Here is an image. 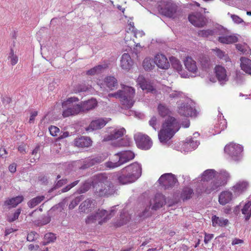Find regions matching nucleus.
Segmentation results:
<instances>
[{
    "instance_id": "1",
    "label": "nucleus",
    "mask_w": 251,
    "mask_h": 251,
    "mask_svg": "<svg viewBox=\"0 0 251 251\" xmlns=\"http://www.w3.org/2000/svg\"><path fill=\"white\" fill-rule=\"evenodd\" d=\"M201 178V180L204 182L201 192L209 194L218 191L220 187L225 185L229 178V175L225 171L218 173L213 169H208L202 173Z\"/></svg>"
},
{
    "instance_id": "2",
    "label": "nucleus",
    "mask_w": 251,
    "mask_h": 251,
    "mask_svg": "<svg viewBox=\"0 0 251 251\" xmlns=\"http://www.w3.org/2000/svg\"><path fill=\"white\" fill-rule=\"evenodd\" d=\"M92 184L94 193L96 196H108L115 192L113 184L105 174L94 176L92 178Z\"/></svg>"
},
{
    "instance_id": "3",
    "label": "nucleus",
    "mask_w": 251,
    "mask_h": 251,
    "mask_svg": "<svg viewBox=\"0 0 251 251\" xmlns=\"http://www.w3.org/2000/svg\"><path fill=\"white\" fill-rule=\"evenodd\" d=\"M180 128L176 120L172 116L167 117L162 125L158 132V138L163 144L166 143L171 139Z\"/></svg>"
},
{
    "instance_id": "4",
    "label": "nucleus",
    "mask_w": 251,
    "mask_h": 251,
    "mask_svg": "<svg viewBox=\"0 0 251 251\" xmlns=\"http://www.w3.org/2000/svg\"><path fill=\"white\" fill-rule=\"evenodd\" d=\"M141 166L135 162L121 170L118 176V180L122 184L132 183L141 176Z\"/></svg>"
},
{
    "instance_id": "5",
    "label": "nucleus",
    "mask_w": 251,
    "mask_h": 251,
    "mask_svg": "<svg viewBox=\"0 0 251 251\" xmlns=\"http://www.w3.org/2000/svg\"><path fill=\"white\" fill-rule=\"evenodd\" d=\"M120 92H121L119 97L121 104L126 108H131L135 102V89L132 87L123 85L122 89L120 90Z\"/></svg>"
},
{
    "instance_id": "6",
    "label": "nucleus",
    "mask_w": 251,
    "mask_h": 251,
    "mask_svg": "<svg viewBox=\"0 0 251 251\" xmlns=\"http://www.w3.org/2000/svg\"><path fill=\"white\" fill-rule=\"evenodd\" d=\"M158 9L163 15L169 18H175L180 14L177 5L172 0H161Z\"/></svg>"
},
{
    "instance_id": "7",
    "label": "nucleus",
    "mask_w": 251,
    "mask_h": 251,
    "mask_svg": "<svg viewBox=\"0 0 251 251\" xmlns=\"http://www.w3.org/2000/svg\"><path fill=\"white\" fill-rule=\"evenodd\" d=\"M115 211V207H112L109 214L108 213V211L105 210L99 209L96 213H93L87 217L86 219V223L91 224L98 222L99 224L102 225L112 217V213Z\"/></svg>"
},
{
    "instance_id": "8",
    "label": "nucleus",
    "mask_w": 251,
    "mask_h": 251,
    "mask_svg": "<svg viewBox=\"0 0 251 251\" xmlns=\"http://www.w3.org/2000/svg\"><path fill=\"white\" fill-rule=\"evenodd\" d=\"M243 150V148L241 145L233 143L226 145L225 147V151L234 160L239 159Z\"/></svg>"
},
{
    "instance_id": "9",
    "label": "nucleus",
    "mask_w": 251,
    "mask_h": 251,
    "mask_svg": "<svg viewBox=\"0 0 251 251\" xmlns=\"http://www.w3.org/2000/svg\"><path fill=\"white\" fill-rule=\"evenodd\" d=\"M177 179L172 173H166L162 175L158 179L161 186L165 189L173 187L176 183Z\"/></svg>"
},
{
    "instance_id": "10",
    "label": "nucleus",
    "mask_w": 251,
    "mask_h": 251,
    "mask_svg": "<svg viewBox=\"0 0 251 251\" xmlns=\"http://www.w3.org/2000/svg\"><path fill=\"white\" fill-rule=\"evenodd\" d=\"M134 139L137 146L142 149L148 150L152 146V142L150 137L141 133L134 135Z\"/></svg>"
},
{
    "instance_id": "11",
    "label": "nucleus",
    "mask_w": 251,
    "mask_h": 251,
    "mask_svg": "<svg viewBox=\"0 0 251 251\" xmlns=\"http://www.w3.org/2000/svg\"><path fill=\"white\" fill-rule=\"evenodd\" d=\"M178 113L184 116H195L196 110L193 107L192 102L183 103L178 108Z\"/></svg>"
},
{
    "instance_id": "12",
    "label": "nucleus",
    "mask_w": 251,
    "mask_h": 251,
    "mask_svg": "<svg viewBox=\"0 0 251 251\" xmlns=\"http://www.w3.org/2000/svg\"><path fill=\"white\" fill-rule=\"evenodd\" d=\"M225 32L221 34H218L219 36L218 40L222 44H229L236 43L238 40V37L234 34H228V31L223 27Z\"/></svg>"
},
{
    "instance_id": "13",
    "label": "nucleus",
    "mask_w": 251,
    "mask_h": 251,
    "mask_svg": "<svg viewBox=\"0 0 251 251\" xmlns=\"http://www.w3.org/2000/svg\"><path fill=\"white\" fill-rule=\"evenodd\" d=\"M189 22L197 27H202L206 24L204 17L200 13L190 14L188 17Z\"/></svg>"
},
{
    "instance_id": "14",
    "label": "nucleus",
    "mask_w": 251,
    "mask_h": 251,
    "mask_svg": "<svg viewBox=\"0 0 251 251\" xmlns=\"http://www.w3.org/2000/svg\"><path fill=\"white\" fill-rule=\"evenodd\" d=\"M224 31L223 27L220 26L213 29L201 30L198 31V33L199 36L207 38L211 36L223 34V32H225Z\"/></svg>"
},
{
    "instance_id": "15",
    "label": "nucleus",
    "mask_w": 251,
    "mask_h": 251,
    "mask_svg": "<svg viewBox=\"0 0 251 251\" xmlns=\"http://www.w3.org/2000/svg\"><path fill=\"white\" fill-rule=\"evenodd\" d=\"M79 99L76 97H71L68 98L66 101L62 103L63 108H65V107H68L70 108V111H73L75 109L77 110L78 114L82 111V106L79 104H73L74 102L78 101Z\"/></svg>"
},
{
    "instance_id": "16",
    "label": "nucleus",
    "mask_w": 251,
    "mask_h": 251,
    "mask_svg": "<svg viewBox=\"0 0 251 251\" xmlns=\"http://www.w3.org/2000/svg\"><path fill=\"white\" fill-rule=\"evenodd\" d=\"M154 63L158 68L161 69L167 70L169 69L170 66L168 59L166 56L163 54H156L154 57Z\"/></svg>"
},
{
    "instance_id": "17",
    "label": "nucleus",
    "mask_w": 251,
    "mask_h": 251,
    "mask_svg": "<svg viewBox=\"0 0 251 251\" xmlns=\"http://www.w3.org/2000/svg\"><path fill=\"white\" fill-rule=\"evenodd\" d=\"M106 118H100L92 121L89 126L86 128L87 131L98 130L104 127L108 122Z\"/></svg>"
},
{
    "instance_id": "18",
    "label": "nucleus",
    "mask_w": 251,
    "mask_h": 251,
    "mask_svg": "<svg viewBox=\"0 0 251 251\" xmlns=\"http://www.w3.org/2000/svg\"><path fill=\"white\" fill-rule=\"evenodd\" d=\"M166 203L165 196L161 194L157 193L155 195L154 199L151 201V204L152 205L151 209L156 210L163 207Z\"/></svg>"
},
{
    "instance_id": "19",
    "label": "nucleus",
    "mask_w": 251,
    "mask_h": 251,
    "mask_svg": "<svg viewBox=\"0 0 251 251\" xmlns=\"http://www.w3.org/2000/svg\"><path fill=\"white\" fill-rule=\"evenodd\" d=\"M214 70L216 77L221 84L228 80L227 72L224 67L221 65H217Z\"/></svg>"
},
{
    "instance_id": "20",
    "label": "nucleus",
    "mask_w": 251,
    "mask_h": 251,
    "mask_svg": "<svg viewBox=\"0 0 251 251\" xmlns=\"http://www.w3.org/2000/svg\"><path fill=\"white\" fill-rule=\"evenodd\" d=\"M95 201L88 199L82 202L79 206L80 212L87 213L95 207Z\"/></svg>"
},
{
    "instance_id": "21",
    "label": "nucleus",
    "mask_w": 251,
    "mask_h": 251,
    "mask_svg": "<svg viewBox=\"0 0 251 251\" xmlns=\"http://www.w3.org/2000/svg\"><path fill=\"white\" fill-rule=\"evenodd\" d=\"M133 65V61L130 55L126 53H124L121 59L120 66L122 69L128 71L129 70Z\"/></svg>"
},
{
    "instance_id": "22",
    "label": "nucleus",
    "mask_w": 251,
    "mask_h": 251,
    "mask_svg": "<svg viewBox=\"0 0 251 251\" xmlns=\"http://www.w3.org/2000/svg\"><path fill=\"white\" fill-rule=\"evenodd\" d=\"M249 186V183L246 181H239L231 188L235 195H239L245 191Z\"/></svg>"
},
{
    "instance_id": "23",
    "label": "nucleus",
    "mask_w": 251,
    "mask_h": 251,
    "mask_svg": "<svg viewBox=\"0 0 251 251\" xmlns=\"http://www.w3.org/2000/svg\"><path fill=\"white\" fill-rule=\"evenodd\" d=\"M122 165L134 158V153L130 151H121L116 153Z\"/></svg>"
},
{
    "instance_id": "24",
    "label": "nucleus",
    "mask_w": 251,
    "mask_h": 251,
    "mask_svg": "<svg viewBox=\"0 0 251 251\" xmlns=\"http://www.w3.org/2000/svg\"><path fill=\"white\" fill-rule=\"evenodd\" d=\"M92 142V141L89 137L81 136L75 140L74 144L77 147L87 148L91 145Z\"/></svg>"
},
{
    "instance_id": "25",
    "label": "nucleus",
    "mask_w": 251,
    "mask_h": 251,
    "mask_svg": "<svg viewBox=\"0 0 251 251\" xmlns=\"http://www.w3.org/2000/svg\"><path fill=\"white\" fill-rule=\"evenodd\" d=\"M137 83L143 90H146L148 92H151L155 90L153 87L148 83L145 77L142 75H139L137 78Z\"/></svg>"
},
{
    "instance_id": "26",
    "label": "nucleus",
    "mask_w": 251,
    "mask_h": 251,
    "mask_svg": "<svg viewBox=\"0 0 251 251\" xmlns=\"http://www.w3.org/2000/svg\"><path fill=\"white\" fill-rule=\"evenodd\" d=\"M185 68L190 72L196 74L198 72V67L196 61L190 57H186L184 61Z\"/></svg>"
},
{
    "instance_id": "27",
    "label": "nucleus",
    "mask_w": 251,
    "mask_h": 251,
    "mask_svg": "<svg viewBox=\"0 0 251 251\" xmlns=\"http://www.w3.org/2000/svg\"><path fill=\"white\" fill-rule=\"evenodd\" d=\"M233 198L232 193L228 191H223L219 196V201L222 205H225L229 202Z\"/></svg>"
},
{
    "instance_id": "28",
    "label": "nucleus",
    "mask_w": 251,
    "mask_h": 251,
    "mask_svg": "<svg viewBox=\"0 0 251 251\" xmlns=\"http://www.w3.org/2000/svg\"><path fill=\"white\" fill-rule=\"evenodd\" d=\"M200 143L197 140H194V138H188L186 142L183 144V149L185 151H188L192 149L196 148Z\"/></svg>"
},
{
    "instance_id": "29",
    "label": "nucleus",
    "mask_w": 251,
    "mask_h": 251,
    "mask_svg": "<svg viewBox=\"0 0 251 251\" xmlns=\"http://www.w3.org/2000/svg\"><path fill=\"white\" fill-rule=\"evenodd\" d=\"M241 68L247 74L251 75V60L246 57H241Z\"/></svg>"
},
{
    "instance_id": "30",
    "label": "nucleus",
    "mask_w": 251,
    "mask_h": 251,
    "mask_svg": "<svg viewBox=\"0 0 251 251\" xmlns=\"http://www.w3.org/2000/svg\"><path fill=\"white\" fill-rule=\"evenodd\" d=\"M104 165L106 168L111 169L120 166L122 164L118 158V155L115 154L111 158V160L105 163Z\"/></svg>"
},
{
    "instance_id": "31",
    "label": "nucleus",
    "mask_w": 251,
    "mask_h": 251,
    "mask_svg": "<svg viewBox=\"0 0 251 251\" xmlns=\"http://www.w3.org/2000/svg\"><path fill=\"white\" fill-rule=\"evenodd\" d=\"M126 133V130L124 128H120L118 129H115L110 134V135H108L106 138V140H112L114 139H117L120 137L122 136L124 134Z\"/></svg>"
},
{
    "instance_id": "32",
    "label": "nucleus",
    "mask_w": 251,
    "mask_h": 251,
    "mask_svg": "<svg viewBox=\"0 0 251 251\" xmlns=\"http://www.w3.org/2000/svg\"><path fill=\"white\" fill-rule=\"evenodd\" d=\"M212 225L213 226H224L228 224V220L223 217H219L214 215L212 217Z\"/></svg>"
},
{
    "instance_id": "33",
    "label": "nucleus",
    "mask_w": 251,
    "mask_h": 251,
    "mask_svg": "<svg viewBox=\"0 0 251 251\" xmlns=\"http://www.w3.org/2000/svg\"><path fill=\"white\" fill-rule=\"evenodd\" d=\"M97 105V102L95 99L89 100L83 103L82 106V111H88L93 109Z\"/></svg>"
},
{
    "instance_id": "34",
    "label": "nucleus",
    "mask_w": 251,
    "mask_h": 251,
    "mask_svg": "<svg viewBox=\"0 0 251 251\" xmlns=\"http://www.w3.org/2000/svg\"><path fill=\"white\" fill-rule=\"evenodd\" d=\"M104 84L110 89L113 90L118 85L117 80L114 76H108L104 78Z\"/></svg>"
},
{
    "instance_id": "35",
    "label": "nucleus",
    "mask_w": 251,
    "mask_h": 251,
    "mask_svg": "<svg viewBox=\"0 0 251 251\" xmlns=\"http://www.w3.org/2000/svg\"><path fill=\"white\" fill-rule=\"evenodd\" d=\"M157 110L159 115L162 117L171 116L170 115L171 113V110L164 104L160 103L158 104Z\"/></svg>"
},
{
    "instance_id": "36",
    "label": "nucleus",
    "mask_w": 251,
    "mask_h": 251,
    "mask_svg": "<svg viewBox=\"0 0 251 251\" xmlns=\"http://www.w3.org/2000/svg\"><path fill=\"white\" fill-rule=\"evenodd\" d=\"M24 198L22 196H19L15 198L8 199L5 201V204L8 205H11V207H16L18 204L22 202Z\"/></svg>"
},
{
    "instance_id": "37",
    "label": "nucleus",
    "mask_w": 251,
    "mask_h": 251,
    "mask_svg": "<svg viewBox=\"0 0 251 251\" xmlns=\"http://www.w3.org/2000/svg\"><path fill=\"white\" fill-rule=\"evenodd\" d=\"M104 160V158L101 156H97L95 158L88 159L86 161L84 165L85 168L91 167L95 164L100 163Z\"/></svg>"
},
{
    "instance_id": "38",
    "label": "nucleus",
    "mask_w": 251,
    "mask_h": 251,
    "mask_svg": "<svg viewBox=\"0 0 251 251\" xmlns=\"http://www.w3.org/2000/svg\"><path fill=\"white\" fill-rule=\"evenodd\" d=\"M170 61L171 62L172 67L175 69L178 73H179L181 76L185 77L184 76H183L182 74L180 73L182 70V66L180 61L176 58L173 57L170 58Z\"/></svg>"
},
{
    "instance_id": "39",
    "label": "nucleus",
    "mask_w": 251,
    "mask_h": 251,
    "mask_svg": "<svg viewBox=\"0 0 251 251\" xmlns=\"http://www.w3.org/2000/svg\"><path fill=\"white\" fill-rule=\"evenodd\" d=\"M242 213L244 215L246 221L249 220L251 216V202L248 201L242 209Z\"/></svg>"
},
{
    "instance_id": "40",
    "label": "nucleus",
    "mask_w": 251,
    "mask_h": 251,
    "mask_svg": "<svg viewBox=\"0 0 251 251\" xmlns=\"http://www.w3.org/2000/svg\"><path fill=\"white\" fill-rule=\"evenodd\" d=\"M120 221L116 222V226H121L126 224L130 219V216L126 212L121 213L120 217Z\"/></svg>"
},
{
    "instance_id": "41",
    "label": "nucleus",
    "mask_w": 251,
    "mask_h": 251,
    "mask_svg": "<svg viewBox=\"0 0 251 251\" xmlns=\"http://www.w3.org/2000/svg\"><path fill=\"white\" fill-rule=\"evenodd\" d=\"M236 49L246 55L251 54V50L246 44H238L236 45Z\"/></svg>"
},
{
    "instance_id": "42",
    "label": "nucleus",
    "mask_w": 251,
    "mask_h": 251,
    "mask_svg": "<svg viewBox=\"0 0 251 251\" xmlns=\"http://www.w3.org/2000/svg\"><path fill=\"white\" fill-rule=\"evenodd\" d=\"M45 199L43 196H37L29 201L27 203L28 206L30 208H33L39 204Z\"/></svg>"
},
{
    "instance_id": "43",
    "label": "nucleus",
    "mask_w": 251,
    "mask_h": 251,
    "mask_svg": "<svg viewBox=\"0 0 251 251\" xmlns=\"http://www.w3.org/2000/svg\"><path fill=\"white\" fill-rule=\"evenodd\" d=\"M143 67L146 71H150L154 67L152 59L150 58H146L143 62Z\"/></svg>"
},
{
    "instance_id": "44",
    "label": "nucleus",
    "mask_w": 251,
    "mask_h": 251,
    "mask_svg": "<svg viewBox=\"0 0 251 251\" xmlns=\"http://www.w3.org/2000/svg\"><path fill=\"white\" fill-rule=\"evenodd\" d=\"M56 239L55 234L52 233H48L44 236V240L43 242V245H46L50 243L53 242Z\"/></svg>"
},
{
    "instance_id": "45",
    "label": "nucleus",
    "mask_w": 251,
    "mask_h": 251,
    "mask_svg": "<svg viewBox=\"0 0 251 251\" xmlns=\"http://www.w3.org/2000/svg\"><path fill=\"white\" fill-rule=\"evenodd\" d=\"M106 68V66L104 65H98L87 71V74L90 75H94L96 74L100 73L102 71Z\"/></svg>"
},
{
    "instance_id": "46",
    "label": "nucleus",
    "mask_w": 251,
    "mask_h": 251,
    "mask_svg": "<svg viewBox=\"0 0 251 251\" xmlns=\"http://www.w3.org/2000/svg\"><path fill=\"white\" fill-rule=\"evenodd\" d=\"M212 50L213 51L215 52L216 55L220 59H223L226 62H227L229 60L227 55L225 52L217 48L213 49Z\"/></svg>"
},
{
    "instance_id": "47",
    "label": "nucleus",
    "mask_w": 251,
    "mask_h": 251,
    "mask_svg": "<svg viewBox=\"0 0 251 251\" xmlns=\"http://www.w3.org/2000/svg\"><path fill=\"white\" fill-rule=\"evenodd\" d=\"M165 91L168 93L169 97L172 99L178 98L181 95L180 92L172 90V89L169 87H166Z\"/></svg>"
},
{
    "instance_id": "48",
    "label": "nucleus",
    "mask_w": 251,
    "mask_h": 251,
    "mask_svg": "<svg viewBox=\"0 0 251 251\" xmlns=\"http://www.w3.org/2000/svg\"><path fill=\"white\" fill-rule=\"evenodd\" d=\"M12 65H15L18 61V56L14 53L13 50L11 49L8 57Z\"/></svg>"
},
{
    "instance_id": "49",
    "label": "nucleus",
    "mask_w": 251,
    "mask_h": 251,
    "mask_svg": "<svg viewBox=\"0 0 251 251\" xmlns=\"http://www.w3.org/2000/svg\"><path fill=\"white\" fill-rule=\"evenodd\" d=\"M113 145L116 147H126L130 145V141L128 138H123L117 143L113 142Z\"/></svg>"
},
{
    "instance_id": "50",
    "label": "nucleus",
    "mask_w": 251,
    "mask_h": 251,
    "mask_svg": "<svg viewBox=\"0 0 251 251\" xmlns=\"http://www.w3.org/2000/svg\"><path fill=\"white\" fill-rule=\"evenodd\" d=\"M193 191L190 188H185L182 194V197L183 200H188L191 198Z\"/></svg>"
},
{
    "instance_id": "51",
    "label": "nucleus",
    "mask_w": 251,
    "mask_h": 251,
    "mask_svg": "<svg viewBox=\"0 0 251 251\" xmlns=\"http://www.w3.org/2000/svg\"><path fill=\"white\" fill-rule=\"evenodd\" d=\"M77 114H78L77 110H76V109H75L74 111L71 112L70 108H68V107H65V108H63L62 115L64 117H68Z\"/></svg>"
},
{
    "instance_id": "52",
    "label": "nucleus",
    "mask_w": 251,
    "mask_h": 251,
    "mask_svg": "<svg viewBox=\"0 0 251 251\" xmlns=\"http://www.w3.org/2000/svg\"><path fill=\"white\" fill-rule=\"evenodd\" d=\"M83 199V197L82 195L76 197L70 203V204L69 205V209H74L79 203V202Z\"/></svg>"
},
{
    "instance_id": "53",
    "label": "nucleus",
    "mask_w": 251,
    "mask_h": 251,
    "mask_svg": "<svg viewBox=\"0 0 251 251\" xmlns=\"http://www.w3.org/2000/svg\"><path fill=\"white\" fill-rule=\"evenodd\" d=\"M201 64L203 69H207L210 66V60L208 57H203L201 58Z\"/></svg>"
},
{
    "instance_id": "54",
    "label": "nucleus",
    "mask_w": 251,
    "mask_h": 251,
    "mask_svg": "<svg viewBox=\"0 0 251 251\" xmlns=\"http://www.w3.org/2000/svg\"><path fill=\"white\" fill-rule=\"evenodd\" d=\"M68 183V180L67 179H62L60 180H59L55 184L54 186L52 189H58L63 185L67 184Z\"/></svg>"
},
{
    "instance_id": "55",
    "label": "nucleus",
    "mask_w": 251,
    "mask_h": 251,
    "mask_svg": "<svg viewBox=\"0 0 251 251\" xmlns=\"http://www.w3.org/2000/svg\"><path fill=\"white\" fill-rule=\"evenodd\" d=\"M150 207H146L145 209L141 213L139 216L143 219L150 216L151 215V212L150 210Z\"/></svg>"
},
{
    "instance_id": "56",
    "label": "nucleus",
    "mask_w": 251,
    "mask_h": 251,
    "mask_svg": "<svg viewBox=\"0 0 251 251\" xmlns=\"http://www.w3.org/2000/svg\"><path fill=\"white\" fill-rule=\"evenodd\" d=\"M21 209H18L13 214V215L12 217L8 218V221L10 222H12L17 219L21 213Z\"/></svg>"
},
{
    "instance_id": "57",
    "label": "nucleus",
    "mask_w": 251,
    "mask_h": 251,
    "mask_svg": "<svg viewBox=\"0 0 251 251\" xmlns=\"http://www.w3.org/2000/svg\"><path fill=\"white\" fill-rule=\"evenodd\" d=\"M228 15H230L233 21L236 24H240L243 22V20L237 15L230 14L229 13H228Z\"/></svg>"
},
{
    "instance_id": "58",
    "label": "nucleus",
    "mask_w": 251,
    "mask_h": 251,
    "mask_svg": "<svg viewBox=\"0 0 251 251\" xmlns=\"http://www.w3.org/2000/svg\"><path fill=\"white\" fill-rule=\"evenodd\" d=\"M49 129L50 134L53 136H56L59 131V129L57 127L52 126H50Z\"/></svg>"
},
{
    "instance_id": "59",
    "label": "nucleus",
    "mask_w": 251,
    "mask_h": 251,
    "mask_svg": "<svg viewBox=\"0 0 251 251\" xmlns=\"http://www.w3.org/2000/svg\"><path fill=\"white\" fill-rule=\"evenodd\" d=\"M38 237V235L35 232H31L28 233L27 236V240L29 242H32L37 239Z\"/></svg>"
},
{
    "instance_id": "60",
    "label": "nucleus",
    "mask_w": 251,
    "mask_h": 251,
    "mask_svg": "<svg viewBox=\"0 0 251 251\" xmlns=\"http://www.w3.org/2000/svg\"><path fill=\"white\" fill-rule=\"evenodd\" d=\"M157 118L155 116H153L151 120L149 121V124L150 125L152 126L153 129H154L155 130H156L157 128L156 127V126L157 125Z\"/></svg>"
},
{
    "instance_id": "61",
    "label": "nucleus",
    "mask_w": 251,
    "mask_h": 251,
    "mask_svg": "<svg viewBox=\"0 0 251 251\" xmlns=\"http://www.w3.org/2000/svg\"><path fill=\"white\" fill-rule=\"evenodd\" d=\"M90 186V185L89 183L85 182L83 184V186L80 188L79 192L80 193H83L87 191L89 189Z\"/></svg>"
},
{
    "instance_id": "62",
    "label": "nucleus",
    "mask_w": 251,
    "mask_h": 251,
    "mask_svg": "<svg viewBox=\"0 0 251 251\" xmlns=\"http://www.w3.org/2000/svg\"><path fill=\"white\" fill-rule=\"evenodd\" d=\"M132 32L136 38L141 37L144 35V33L143 31H140L137 29H133Z\"/></svg>"
},
{
    "instance_id": "63",
    "label": "nucleus",
    "mask_w": 251,
    "mask_h": 251,
    "mask_svg": "<svg viewBox=\"0 0 251 251\" xmlns=\"http://www.w3.org/2000/svg\"><path fill=\"white\" fill-rule=\"evenodd\" d=\"M121 93V92H120V90H119L116 93L108 94V96L109 98L115 97L117 99H119V97L120 96Z\"/></svg>"
},
{
    "instance_id": "64",
    "label": "nucleus",
    "mask_w": 251,
    "mask_h": 251,
    "mask_svg": "<svg viewBox=\"0 0 251 251\" xmlns=\"http://www.w3.org/2000/svg\"><path fill=\"white\" fill-rule=\"evenodd\" d=\"M25 145L24 144H22L21 145H20L18 147V151L21 153H25Z\"/></svg>"
}]
</instances>
